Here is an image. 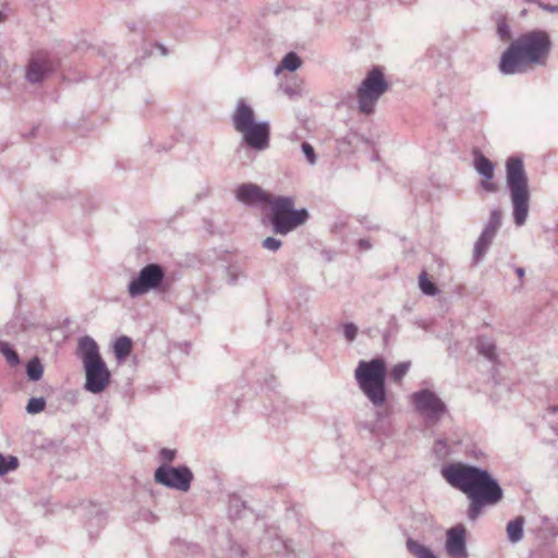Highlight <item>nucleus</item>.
<instances>
[{"label":"nucleus","instance_id":"obj_28","mask_svg":"<svg viewBox=\"0 0 558 558\" xmlns=\"http://www.w3.org/2000/svg\"><path fill=\"white\" fill-rule=\"evenodd\" d=\"M501 226V211L499 209L490 210L489 218L484 229L497 233Z\"/></svg>","mask_w":558,"mask_h":558},{"label":"nucleus","instance_id":"obj_7","mask_svg":"<svg viewBox=\"0 0 558 558\" xmlns=\"http://www.w3.org/2000/svg\"><path fill=\"white\" fill-rule=\"evenodd\" d=\"M388 83L379 68L372 69L361 82L357 92L359 109L365 114L374 111L379 98L387 92Z\"/></svg>","mask_w":558,"mask_h":558},{"label":"nucleus","instance_id":"obj_11","mask_svg":"<svg viewBox=\"0 0 558 558\" xmlns=\"http://www.w3.org/2000/svg\"><path fill=\"white\" fill-rule=\"evenodd\" d=\"M445 550L450 558H468L466 530L462 524L449 529L446 533Z\"/></svg>","mask_w":558,"mask_h":558},{"label":"nucleus","instance_id":"obj_19","mask_svg":"<svg viewBox=\"0 0 558 558\" xmlns=\"http://www.w3.org/2000/svg\"><path fill=\"white\" fill-rule=\"evenodd\" d=\"M405 546L408 551L415 558H437L429 547L418 543L411 537L407 539Z\"/></svg>","mask_w":558,"mask_h":558},{"label":"nucleus","instance_id":"obj_8","mask_svg":"<svg viewBox=\"0 0 558 558\" xmlns=\"http://www.w3.org/2000/svg\"><path fill=\"white\" fill-rule=\"evenodd\" d=\"M415 411L429 424H437L447 413L446 403L430 389H421L410 397Z\"/></svg>","mask_w":558,"mask_h":558},{"label":"nucleus","instance_id":"obj_9","mask_svg":"<svg viewBox=\"0 0 558 558\" xmlns=\"http://www.w3.org/2000/svg\"><path fill=\"white\" fill-rule=\"evenodd\" d=\"M165 279V270L158 264H148L143 267L137 277L128 286L131 298H136L157 289Z\"/></svg>","mask_w":558,"mask_h":558},{"label":"nucleus","instance_id":"obj_43","mask_svg":"<svg viewBox=\"0 0 558 558\" xmlns=\"http://www.w3.org/2000/svg\"><path fill=\"white\" fill-rule=\"evenodd\" d=\"M158 48L160 49V51H161V53H162L163 56H166V54H167L166 48H165L163 46L159 45V46H158Z\"/></svg>","mask_w":558,"mask_h":558},{"label":"nucleus","instance_id":"obj_39","mask_svg":"<svg viewBox=\"0 0 558 558\" xmlns=\"http://www.w3.org/2000/svg\"><path fill=\"white\" fill-rule=\"evenodd\" d=\"M538 8L549 13H558V4H548L544 2H537Z\"/></svg>","mask_w":558,"mask_h":558},{"label":"nucleus","instance_id":"obj_46","mask_svg":"<svg viewBox=\"0 0 558 558\" xmlns=\"http://www.w3.org/2000/svg\"><path fill=\"white\" fill-rule=\"evenodd\" d=\"M524 2L537 4V2H541V1L539 0H524Z\"/></svg>","mask_w":558,"mask_h":558},{"label":"nucleus","instance_id":"obj_30","mask_svg":"<svg viewBox=\"0 0 558 558\" xmlns=\"http://www.w3.org/2000/svg\"><path fill=\"white\" fill-rule=\"evenodd\" d=\"M245 508L244 501L238 495H231L229 497V511L231 515L240 517L241 509Z\"/></svg>","mask_w":558,"mask_h":558},{"label":"nucleus","instance_id":"obj_38","mask_svg":"<svg viewBox=\"0 0 558 558\" xmlns=\"http://www.w3.org/2000/svg\"><path fill=\"white\" fill-rule=\"evenodd\" d=\"M481 187L489 193H495L498 189L496 183L486 179L481 182Z\"/></svg>","mask_w":558,"mask_h":558},{"label":"nucleus","instance_id":"obj_26","mask_svg":"<svg viewBox=\"0 0 558 558\" xmlns=\"http://www.w3.org/2000/svg\"><path fill=\"white\" fill-rule=\"evenodd\" d=\"M418 286L421 291L426 295L434 296L438 293L437 287L429 281L425 271H423L418 277Z\"/></svg>","mask_w":558,"mask_h":558},{"label":"nucleus","instance_id":"obj_10","mask_svg":"<svg viewBox=\"0 0 558 558\" xmlns=\"http://www.w3.org/2000/svg\"><path fill=\"white\" fill-rule=\"evenodd\" d=\"M192 480L193 473L187 466L173 468L162 464L155 472V481L157 483L181 492L190 489Z\"/></svg>","mask_w":558,"mask_h":558},{"label":"nucleus","instance_id":"obj_42","mask_svg":"<svg viewBox=\"0 0 558 558\" xmlns=\"http://www.w3.org/2000/svg\"><path fill=\"white\" fill-rule=\"evenodd\" d=\"M515 272H517V275H518V277H519V278H522V277L524 276V269H523V268H521V267H518V268L515 269Z\"/></svg>","mask_w":558,"mask_h":558},{"label":"nucleus","instance_id":"obj_14","mask_svg":"<svg viewBox=\"0 0 558 558\" xmlns=\"http://www.w3.org/2000/svg\"><path fill=\"white\" fill-rule=\"evenodd\" d=\"M53 71V63L45 52H38L28 62L26 78L31 83L41 82Z\"/></svg>","mask_w":558,"mask_h":558},{"label":"nucleus","instance_id":"obj_4","mask_svg":"<svg viewBox=\"0 0 558 558\" xmlns=\"http://www.w3.org/2000/svg\"><path fill=\"white\" fill-rule=\"evenodd\" d=\"M77 353L85 372V390L92 393L105 391L110 383L111 374L99 353L97 342L89 336L82 337L78 340Z\"/></svg>","mask_w":558,"mask_h":558},{"label":"nucleus","instance_id":"obj_29","mask_svg":"<svg viewBox=\"0 0 558 558\" xmlns=\"http://www.w3.org/2000/svg\"><path fill=\"white\" fill-rule=\"evenodd\" d=\"M301 65V59L299 56L294 52H289L286 54L281 61V66L289 70V71H295Z\"/></svg>","mask_w":558,"mask_h":558},{"label":"nucleus","instance_id":"obj_13","mask_svg":"<svg viewBox=\"0 0 558 558\" xmlns=\"http://www.w3.org/2000/svg\"><path fill=\"white\" fill-rule=\"evenodd\" d=\"M235 196L238 201L247 206L269 205L272 198V194L253 183L241 184L235 191Z\"/></svg>","mask_w":558,"mask_h":558},{"label":"nucleus","instance_id":"obj_31","mask_svg":"<svg viewBox=\"0 0 558 558\" xmlns=\"http://www.w3.org/2000/svg\"><path fill=\"white\" fill-rule=\"evenodd\" d=\"M46 400L44 398H31L26 405V411L29 414H38L44 411Z\"/></svg>","mask_w":558,"mask_h":558},{"label":"nucleus","instance_id":"obj_25","mask_svg":"<svg viewBox=\"0 0 558 558\" xmlns=\"http://www.w3.org/2000/svg\"><path fill=\"white\" fill-rule=\"evenodd\" d=\"M19 466L17 458L0 453V476L14 471Z\"/></svg>","mask_w":558,"mask_h":558},{"label":"nucleus","instance_id":"obj_23","mask_svg":"<svg viewBox=\"0 0 558 558\" xmlns=\"http://www.w3.org/2000/svg\"><path fill=\"white\" fill-rule=\"evenodd\" d=\"M114 354L118 360L125 359L132 350V341L128 337H120L113 345Z\"/></svg>","mask_w":558,"mask_h":558},{"label":"nucleus","instance_id":"obj_34","mask_svg":"<svg viewBox=\"0 0 558 558\" xmlns=\"http://www.w3.org/2000/svg\"><path fill=\"white\" fill-rule=\"evenodd\" d=\"M301 149H302L303 154L305 155L308 163L314 166L316 163V159H317L314 147L310 143L303 142L301 145Z\"/></svg>","mask_w":558,"mask_h":558},{"label":"nucleus","instance_id":"obj_27","mask_svg":"<svg viewBox=\"0 0 558 558\" xmlns=\"http://www.w3.org/2000/svg\"><path fill=\"white\" fill-rule=\"evenodd\" d=\"M0 352L5 356L7 362L16 366L20 364L19 354L13 350V348L7 342H0Z\"/></svg>","mask_w":558,"mask_h":558},{"label":"nucleus","instance_id":"obj_16","mask_svg":"<svg viewBox=\"0 0 558 558\" xmlns=\"http://www.w3.org/2000/svg\"><path fill=\"white\" fill-rule=\"evenodd\" d=\"M495 236L496 233L483 229L473 248V259L475 263H478L484 258Z\"/></svg>","mask_w":558,"mask_h":558},{"label":"nucleus","instance_id":"obj_35","mask_svg":"<svg viewBox=\"0 0 558 558\" xmlns=\"http://www.w3.org/2000/svg\"><path fill=\"white\" fill-rule=\"evenodd\" d=\"M262 245L268 251L276 252L281 247L282 242L277 238L268 236L263 241Z\"/></svg>","mask_w":558,"mask_h":558},{"label":"nucleus","instance_id":"obj_40","mask_svg":"<svg viewBox=\"0 0 558 558\" xmlns=\"http://www.w3.org/2000/svg\"><path fill=\"white\" fill-rule=\"evenodd\" d=\"M359 246L362 248V250H368L372 247V244L371 242L367 240V239H361L359 241Z\"/></svg>","mask_w":558,"mask_h":558},{"label":"nucleus","instance_id":"obj_6","mask_svg":"<svg viewBox=\"0 0 558 558\" xmlns=\"http://www.w3.org/2000/svg\"><path fill=\"white\" fill-rule=\"evenodd\" d=\"M293 196H274L269 203L271 209L270 223L276 233L286 235L306 223L310 218L306 208L295 209Z\"/></svg>","mask_w":558,"mask_h":558},{"label":"nucleus","instance_id":"obj_41","mask_svg":"<svg viewBox=\"0 0 558 558\" xmlns=\"http://www.w3.org/2000/svg\"><path fill=\"white\" fill-rule=\"evenodd\" d=\"M282 545H283L284 549H286L288 553H292V551H293V548H292V542H291V541L284 542Z\"/></svg>","mask_w":558,"mask_h":558},{"label":"nucleus","instance_id":"obj_2","mask_svg":"<svg viewBox=\"0 0 558 558\" xmlns=\"http://www.w3.org/2000/svg\"><path fill=\"white\" fill-rule=\"evenodd\" d=\"M551 39L544 29H532L513 40L502 52L498 69L504 75L526 72L532 65H544L551 51Z\"/></svg>","mask_w":558,"mask_h":558},{"label":"nucleus","instance_id":"obj_45","mask_svg":"<svg viewBox=\"0 0 558 558\" xmlns=\"http://www.w3.org/2000/svg\"><path fill=\"white\" fill-rule=\"evenodd\" d=\"M549 411L553 412V413L558 412V405L549 408Z\"/></svg>","mask_w":558,"mask_h":558},{"label":"nucleus","instance_id":"obj_32","mask_svg":"<svg viewBox=\"0 0 558 558\" xmlns=\"http://www.w3.org/2000/svg\"><path fill=\"white\" fill-rule=\"evenodd\" d=\"M497 35L501 41H509L512 38L509 24L505 20H500L497 25Z\"/></svg>","mask_w":558,"mask_h":558},{"label":"nucleus","instance_id":"obj_21","mask_svg":"<svg viewBox=\"0 0 558 558\" xmlns=\"http://www.w3.org/2000/svg\"><path fill=\"white\" fill-rule=\"evenodd\" d=\"M480 354L489 361H495L497 357L495 343L485 337H480L476 344Z\"/></svg>","mask_w":558,"mask_h":558},{"label":"nucleus","instance_id":"obj_1","mask_svg":"<svg viewBox=\"0 0 558 558\" xmlns=\"http://www.w3.org/2000/svg\"><path fill=\"white\" fill-rule=\"evenodd\" d=\"M441 475L469 498L468 518L471 521L480 517L483 507L497 505L504 497L498 481L485 469L454 462L444 466Z\"/></svg>","mask_w":558,"mask_h":558},{"label":"nucleus","instance_id":"obj_12","mask_svg":"<svg viewBox=\"0 0 558 558\" xmlns=\"http://www.w3.org/2000/svg\"><path fill=\"white\" fill-rule=\"evenodd\" d=\"M243 142L255 150H265L269 147L270 128L267 121H262L240 132Z\"/></svg>","mask_w":558,"mask_h":558},{"label":"nucleus","instance_id":"obj_36","mask_svg":"<svg viewBox=\"0 0 558 558\" xmlns=\"http://www.w3.org/2000/svg\"><path fill=\"white\" fill-rule=\"evenodd\" d=\"M343 335L348 341H353L357 335V327L353 323H347L343 326Z\"/></svg>","mask_w":558,"mask_h":558},{"label":"nucleus","instance_id":"obj_20","mask_svg":"<svg viewBox=\"0 0 558 558\" xmlns=\"http://www.w3.org/2000/svg\"><path fill=\"white\" fill-rule=\"evenodd\" d=\"M474 168L478 174H481L486 180H492L494 178L495 166L494 163L484 155L478 154L474 159Z\"/></svg>","mask_w":558,"mask_h":558},{"label":"nucleus","instance_id":"obj_15","mask_svg":"<svg viewBox=\"0 0 558 558\" xmlns=\"http://www.w3.org/2000/svg\"><path fill=\"white\" fill-rule=\"evenodd\" d=\"M255 112L244 99H239L232 113V125L236 132L245 131L255 124Z\"/></svg>","mask_w":558,"mask_h":558},{"label":"nucleus","instance_id":"obj_17","mask_svg":"<svg viewBox=\"0 0 558 558\" xmlns=\"http://www.w3.org/2000/svg\"><path fill=\"white\" fill-rule=\"evenodd\" d=\"M246 277L245 268L240 263H232L225 268L223 278L229 286H236Z\"/></svg>","mask_w":558,"mask_h":558},{"label":"nucleus","instance_id":"obj_18","mask_svg":"<svg viewBox=\"0 0 558 558\" xmlns=\"http://www.w3.org/2000/svg\"><path fill=\"white\" fill-rule=\"evenodd\" d=\"M524 522L525 520L521 515L508 522L506 532L510 543L515 544L523 538Z\"/></svg>","mask_w":558,"mask_h":558},{"label":"nucleus","instance_id":"obj_37","mask_svg":"<svg viewBox=\"0 0 558 558\" xmlns=\"http://www.w3.org/2000/svg\"><path fill=\"white\" fill-rule=\"evenodd\" d=\"M175 450L163 448L160 450V458L166 462H171L175 458Z\"/></svg>","mask_w":558,"mask_h":558},{"label":"nucleus","instance_id":"obj_24","mask_svg":"<svg viewBox=\"0 0 558 558\" xmlns=\"http://www.w3.org/2000/svg\"><path fill=\"white\" fill-rule=\"evenodd\" d=\"M44 367L38 359L31 360L26 365V374L33 381H37L43 377Z\"/></svg>","mask_w":558,"mask_h":558},{"label":"nucleus","instance_id":"obj_33","mask_svg":"<svg viewBox=\"0 0 558 558\" xmlns=\"http://www.w3.org/2000/svg\"><path fill=\"white\" fill-rule=\"evenodd\" d=\"M409 368H410V362H403V363L397 364L391 369V378L395 381H400L405 376V374L408 373Z\"/></svg>","mask_w":558,"mask_h":558},{"label":"nucleus","instance_id":"obj_22","mask_svg":"<svg viewBox=\"0 0 558 558\" xmlns=\"http://www.w3.org/2000/svg\"><path fill=\"white\" fill-rule=\"evenodd\" d=\"M458 444H460L459 440L439 438L434 444V452L439 459H445L452 452L453 446Z\"/></svg>","mask_w":558,"mask_h":558},{"label":"nucleus","instance_id":"obj_44","mask_svg":"<svg viewBox=\"0 0 558 558\" xmlns=\"http://www.w3.org/2000/svg\"><path fill=\"white\" fill-rule=\"evenodd\" d=\"M400 3H404V4H410L412 3L414 0H398Z\"/></svg>","mask_w":558,"mask_h":558},{"label":"nucleus","instance_id":"obj_3","mask_svg":"<svg viewBox=\"0 0 558 558\" xmlns=\"http://www.w3.org/2000/svg\"><path fill=\"white\" fill-rule=\"evenodd\" d=\"M506 185L510 194L514 223L521 227L526 222L530 209L529 179L521 158L507 159Z\"/></svg>","mask_w":558,"mask_h":558},{"label":"nucleus","instance_id":"obj_5","mask_svg":"<svg viewBox=\"0 0 558 558\" xmlns=\"http://www.w3.org/2000/svg\"><path fill=\"white\" fill-rule=\"evenodd\" d=\"M385 377L386 364L381 359L360 361L355 369V378L361 390L377 408L386 402Z\"/></svg>","mask_w":558,"mask_h":558}]
</instances>
